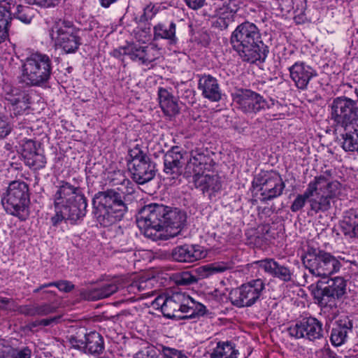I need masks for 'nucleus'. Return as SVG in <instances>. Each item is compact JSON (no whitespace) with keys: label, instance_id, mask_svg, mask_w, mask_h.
Masks as SVG:
<instances>
[{"label":"nucleus","instance_id":"obj_45","mask_svg":"<svg viewBox=\"0 0 358 358\" xmlns=\"http://www.w3.org/2000/svg\"><path fill=\"white\" fill-rule=\"evenodd\" d=\"M129 156L131 159L129 165H131V163H134L136 159L143 161V159L149 158L145 154L143 153V152L138 145H136L134 148L129 150Z\"/></svg>","mask_w":358,"mask_h":358},{"label":"nucleus","instance_id":"obj_13","mask_svg":"<svg viewBox=\"0 0 358 358\" xmlns=\"http://www.w3.org/2000/svg\"><path fill=\"white\" fill-rule=\"evenodd\" d=\"M331 115L338 124L346 129L357 120V103L350 99L338 97L331 104Z\"/></svg>","mask_w":358,"mask_h":358},{"label":"nucleus","instance_id":"obj_41","mask_svg":"<svg viewBox=\"0 0 358 358\" xmlns=\"http://www.w3.org/2000/svg\"><path fill=\"white\" fill-rule=\"evenodd\" d=\"M61 320V315L53 316L45 319L36 320L34 322H30L28 324V327L31 330H34V328L37 327H53L58 324Z\"/></svg>","mask_w":358,"mask_h":358},{"label":"nucleus","instance_id":"obj_38","mask_svg":"<svg viewBox=\"0 0 358 358\" xmlns=\"http://www.w3.org/2000/svg\"><path fill=\"white\" fill-rule=\"evenodd\" d=\"M11 6L13 3L8 0L0 1V24L9 25L11 17Z\"/></svg>","mask_w":358,"mask_h":358},{"label":"nucleus","instance_id":"obj_11","mask_svg":"<svg viewBox=\"0 0 358 358\" xmlns=\"http://www.w3.org/2000/svg\"><path fill=\"white\" fill-rule=\"evenodd\" d=\"M346 282L342 277H336L329 280L327 285H317L313 289V294L317 303L321 308H330L336 306V299L345 292Z\"/></svg>","mask_w":358,"mask_h":358},{"label":"nucleus","instance_id":"obj_46","mask_svg":"<svg viewBox=\"0 0 358 358\" xmlns=\"http://www.w3.org/2000/svg\"><path fill=\"white\" fill-rule=\"evenodd\" d=\"M0 311L22 312L18 310L13 301L6 298H0Z\"/></svg>","mask_w":358,"mask_h":358},{"label":"nucleus","instance_id":"obj_56","mask_svg":"<svg viewBox=\"0 0 358 358\" xmlns=\"http://www.w3.org/2000/svg\"><path fill=\"white\" fill-rule=\"evenodd\" d=\"M152 352H155L153 350L145 349L136 353L134 358H155V353Z\"/></svg>","mask_w":358,"mask_h":358},{"label":"nucleus","instance_id":"obj_10","mask_svg":"<svg viewBox=\"0 0 358 358\" xmlns=\"http://www.w3.org/2000/svg\"><path fill=\"white\" fill-rule=\"evenodd\" d=\"M78 34L70 22L59 20L52 26L50 35L55 45L68 54L75 52L80 45Z\"/></svg>","mask_w":358,"mask_h":358},{"label":"nucleus","instance_id":"obj_30","mask_svg":"<svg viewBox=\"0 0 358 358\" xmlns=\"http://www.w3.org/2000/svg\"><path fill=\"white\" fill-rule=\"evenodd\" d=\"M238 351L231 342H219L210 355V358H237Z\"/></svg>","mask_w":358,"mask_h":358},{"label":"nucleus","instance_id":"obj_52","mask_svg":"<svg viewBox=\"0 0 358 358\" xmlns=\"http://www.w3.org/2000/svg\"><path fill=\"white\" fill-rule=\"evenodd\" d=\"M27 3L36 5L41 7L55 6L59 3V0H24Z\"/></svg>","mask_w":358,"mask_h":358},{"label":"nucleus","instance_id":"obj_48","mask_svg":"<svg viewBox=\"0 0 358 358\" xmlns=\"http://www.w3.org/2000/svg\"><path fill=\"white\" fill-rule=\"evenodd\" d=\"M110 182L113 185H126L130 183L120 171L114 172L113 175L110 176Z\"/></svg>","mask_w":358,"mask_h":358},{"label":"nucleus","instance_id":"obj_15","mask_svg":"<svg viewBox=\"0 0 358 358\" xmlns=\"http://www.w3.org/2000/svg\"><path fill=\"white\" fill-rule=\"evenodd\" d=\"M234 102L245 113H257L271 105L262 96L250 90H240L234 95Z\"/></svg>","mask_w":358,"mask_h":358},{"label":"nucleus","instance_id":"obj_40","mask_svg":"<svg viewBox=\"0 0 358 358\" xmlns=\"http://www.w3.org/2000/svg\"><path fill=\"white\" fill-rule=\"evenodd\" d=\"M86 332L87 330L85 329L80 328L75 335L70 336L69 341L73 348L85 350Z\"/></svg>","mask_w":358,"mask_h":358},{"label":"nucleus","instance_id":"obj_61","mask_svg":"<svg viewBox=\"0 0 358 358\" xmlns=\"http://www.w3.org/2000/svg\"><path fill=\"white\" fill-rule=\"evenodd\" d=\"M270 101L271 102V104L274 106L275 105V102L273 100H270Z\"/></svg>","mask_w":358,"mask_h":358},{"label":"nucleus","instance_id":"obj_7","mask_svg":"<svg viewBox=\"0 0 358 358\" xmlns=\"http://www.w3.org/2000/svg\"><path fill=\"white\" fill-rule=\"evenodd\" d=\"M309 183H320L317 185L314 196L310 198L309 202L312 210L317 213L326 211L331 207L330 199L338 196L342 192L341 184L335 180L330 181L324 176L315 177L314 180Z\"/></svg>","mask_w":358,"mask_h":358},{"label":"nucleus","instance_id":"obj_26","mask_svg":"<svg viewBox=\"0 0 358 358\" xmlns=\"http://www.w3.org/2000/svg\"><path fill=\"white\" fill-rule=\"evenodd\" d=\"M259 268L273 276L277 277L284 281H289L292 278L289 269L280 265L272 259H266L258 262Z\"/></svg>","mask_w":358,"mask_h":358},{"label":"nucleus","instance_id":"obj_50","mask_svg":"<svg viewBox=\"0 0 358 358\" xmlns=\"http://www.w3.org/2000/svg\"><path fill=\"white\" fill-rule=\"evenodd\" d=\"M55 287H56L60 292L66 293L70 292L75 287L74 285L71 282L65 280L55 282Z\"/></svg>","mask_w":358,"mask_h":358},{"label":"nucleus","instance_id":"obj_9","mask_svg":"<svg viewBox=\"0 0 358 358\" xmlns=\"http://www.w3.org/2000/svg\"><path fill=\"white\" fill-rule=\"evenodd\" d=\"M28 185L22 181H13L1 199L6 211L10 215L22 217L29 203Z\"/></svg>","mask_w":358,"mask_h":358},{"label":"nucleus","instance_id":"obj_49","mask_svg":"<svg viewBox=\"0 0 358 358\" xmlns=\"http://www.w3.org/2000/svg\"><path fill=\"white\" fill-rule=\"evenodd\" d=\"M11 358H31V351L28 347L22 349H14L12 348V352L10 354Z\"/></svg>","mask_w":358,"mask_h":358},{"label":"nucleus","instance_id":"obj_17","mask_svg":"<svg viewBox=\"0 0 358 358\" xmlns=\"http://www.w3.org/2000/svg\"><path fill=\"white\" fill-rule=\"evenodd\" d=\"M133 179L138 184H144L150 181L155 175V167L150 159L143 161L135 160L129 165Z\"/></svg>","mask_w":358,"mask_h":358},{"label":"nucleus","instance_id":"obj_53","mask_svg":"<svg viewBox=\"0 0 358 358\" xmlns=\"http://www.w3.org/2000/svg\"><path fill=\"white\" fill-rule=\"evenodd\" d=\"M36 152V145L34 141L31 140L26 141L22 145V156L26 157L27 153H33Z\"/></svg>","mask_w":358,"mask_h":358},{"label":"nucleus","instance_id":"obj_6","mask_svg":"<svg viewBox=\"0 0 358 358\" xmlns=\"http://www.w3.org/2000/svg\"><path fill=\"white\" fill-rule=\"evenodd\" d=\"M303 263L316 276L327 277L338 272L341 262L334 256L322 250L311 248L303 258Z\"/></svg>","mask_w":358,"mask_h":358},{"label":"nucleus","instance_id":"obj_31","mask_svg":"<svg viewBox=\"0 0 358 358\" xmlns=\"http://www.w3.org/2000/svg\"><path fill=\"white\" fill-rule=\"evenodd\" d=\"M85 342V350L89 353H100L103 349V340L98 332L87 331Z\"/></svg>","mask_w":358,"mask_h":358},{"label":"nucleus","instance_id":"obj_28","mask_svg":"<svg viewBox=\"0 0 358 358\" xmlns=\"http://www.w3.org/2000/svg\"><path fill=\"white\" fill-rule=\"evenodd\" d=\"M193 182L196 188H200L203 192H216L221 188V184L217 176L203 175L198 173L194 175Z\"/></svg>","mask_w":358,"mask_h":358},{"label":"nucleus","instance_id":"obj_58","mask_svg":"<svg viewBox=\"0 0 358 358\" xmlns=\"http://www.w3.org/2000/svg\"><path fill=\"white\" fill-rule=\"evenodd\" d=\"M8 27L9 25L0 24V43L8 37Z\"/></svg>","mask_w":358,"mask_h":358},{"label":"nucleus","instance_id":"obj_2","mask_svg":"<svg viewBox=\"0 0 358 358\" xmlns=\"http://www.w3.org/2000/svg\"><path fill=\"white\" fill-rule=\"evenodd\" d=\"M55 215L51 217L53 226H57L63 220L76 222L84 217L87 209V200L81 189L63 182L57 187L53 196Z\"/></svg>","mask_w":358,"mask_h":358},{"label":"nucleus","instance_id":"obj_24","mask_svg":"<svg viewBox=\"0 0 358 358\" xmlns=\"http://www.w3.org/2000/svg\"><path fill=\"white\" fill-rule=\"evenodd\" d=\"M123 286L122 279H115L89 290L85 297L89 300H99L109 297Z\"/></svg>","mask_w":358,"mask_h":358},{"label":"nucleus","instance_id":"obj_20","mask_svg":"<svg viewBox=\"0 0 358 358\" xmlns=\"http://www.w3.org/2000/svg\"><path fill=\"white\" fill-rule=\"evenodd\" d=\"M198 85L204 98L211 101L221 99L222 92L215 78L210 75H203L199 78Z\"/></svg>","mask_w":358,"mask_h":358},{"label":"nucleus","instance_id":"obj_33","mask_svg":"<svg viewBox=\"0 0 358 358\" xmlns=\"http://www.w3.org/2000/svg\"><path fill=\"white\" fill-rule=\"evenodd\" d=\"M155 38H165L171 43L176 42V24L173 22L169 24H158L154 27Z\"/></svg>","mask_w":358,"mask_h":358},{"label":"nucleus","instance_id":"obj_14","mask_svg":"<svg viewBox=\"0 0 358 358\" xmlns=\"http://www.w3.org/2000/svg\"><path fill=\"white\" fill-rule=\"evenodd\" d=\"M264 287V283L260 279L243 285L231 294L232 303L238 307L252 306L259 298Z\"/></svg>","mask_w":358,"mask_h":358},{"label":"nucleus","instance_id":"obj_22","mask_svg":"<svg viewBox=\"0 0 358 358\" xmlns=\"http://www.w3.org/2000/svg\"><path fill=\"white\" fill-rule=\"evenodd\" d=\"M352 328V321L347 315H343L336 322L331 329L330 341L333 345L338 347L343 345L348 338V334Z\"/></svg>","mask_w":358,"mask_h":358},{"label":"nucleus","instance_id":"obj_55","mask_svg":"<svg viewBox=\"0 0 358 358\" xmlns=\"http://www.w3.org/2000/svg\"><path fill=\"white\" fill-rule=\"evenodd\" d=\"M185 1L188 7L196 10L204 5L206 0H185Z\"/></svg>","mask_w":358,"mask_h":358},{"label":"nucleus","instance_id":"obj_12","mask_svg":"<svg viewBox=\"0 0 358 358\" xmlns=\"http://www.w3.org/2000/svg\"><path fill=\"white\" fill-rule=\"evenodd\" d=\"M112 55L117 58L127 55L139 64L148 65L158 57V50L153 45H143L132 42L113 51Z\"/></svg>","mask_w":358,"mask_h":358},{"label":"nucleus","instance_id":"obj_62","mask_svg":"<svg viewBox=\"0 0 358 358\" xmlns=\"http://www.w3.org/2000/svg\"><path fill=\"white\" fill-rule=\"evenodd\" d=\"M357 358H358V357Z\"/></svg>","mask_w":358,"mask_h":358},{"label":"nucleus","instance_id":"obj_42","mask_svg":"<svg viewBox=\"0 0 358 358\" xmlns=\"http://www.w3.org/2000/svg\"><path fill=\"white\" fill-rule=\"evenodd\" d=\"M134 38L138 44H145L151 39L150 29L149 27L140 28L138 27L134 31Z\"/></svg>","mask_w":358,"mask_h":358},{"label":"nucleus","instance_id":"obj_37","mask_svg":"<svg viewBox=\"0 0 358 358\" xmlns=\"http://www.w3.org/2000/svg\"><path fill=\"white\" fill-rule=\"evenodd\" d=\"M35 15L34 8L27 6L19 5L17 7V11L15 16L21 22L25 24H29Z\"/></svg>","mask_w":358,"mask_h":358},{"label":"nucleus","instance_id":"obj_51","mask_svg":"<svg viewBox=\"0 0 358 358\" xmlns=\"http://www.w3.org/2000/svg\"><path fill=\"white\" fill-rule=\"evenodd\" d=\"M163 353L166 358H188L181 351L169 347L163 348Z\"/></svg>","mask_w":358,"mask_h":358},{"label":"nucleus","instance_id":"obj_27","mask_svg":"<svg viewBox=\"0 0 358 358\" xmlns=\"http://www.w3.org/2000/svg\"><path fill=\"white\" fill-rule=\"evenodd\" d=\"M158 97L160 107L165 115L174 116L179 113V106L176 98L166 89L159 88Z\"/></svg>","mask_w":358,"mask_h":358},{"label":"nucleus","instance_id":"obj_4","mask_svg":"<svg viewBox=\"0 0 358 358\" xmlns=\"http://www.w3.org/2000/svg\"><path fill=\"white\" fill-rule=\"evenodd\" d=\"M93 205L99 211L97 219L103 227L120 221L127 211L120 195L113 191L98 192L93 199Z\"/></svg>","mask_w":358,"mask_h":358},{"label":"nucleus","instance_id":"obj_44","mask_svg":"<svg viewBox=\"0 0 358 358\" xmlns=\"http://www.w3.org/2000/svg\"><path fill=\"white\" fill-rule=\"evenodd\" d=\"M177 284L180 285H190L196 282V278L188 271L179 273L176 277Z\"/></svg>","mask_w":358,"mask_h":358},{"label":"nucleus","instance_id":"obj_32","mask_svg":"<svg viewBox=\"0 0 358 358\" xmlns=\"http://www.w3.org/2000/svg\"><path fill=\"white\" fill-rule=\"evenodd\" d=\"M319 185L320 187V183H308L307 189L303 194H299L293 201L290 209L292 212H297L302 209L305 206L307 200L314 196V192L317 189V185Z\"/></svg>","mask_w":358,"mask_h":358},{"label":"nucleus","instance_id":"obj_47","mask_svg":"<svg viewBox=\"0 0 358 358\" xmlns=\"http://www.w3.org/2000/svg\"><path fill=\"white\" fill-rule=\"evenodd\" d=\"M12 127L8 118L0 114V138L7 136L11 131Z\"/></svg>","mask_w":358,"mask_h":358},{"label":"nucleus","instance_id":"obj_60","mask_svg":"<svg viewBox=\"0 0 358 358\" xmlns=\"http://www.w3.org/2000/svg\"><path fill=\"white\" fill-rule=\"evenodd\" d=\"M52 286L55 287V282H49V283H46V284H43V285H41L39 287H38L37 289H36L34 290V292H36V293L38 292L40 290H41L43 288H46V287H52Z\"/></svg>","mask_w":358,"mask_h":358},{"label":"nucleus","instance_id":"obj_18","mask_svg":"<svg viewBox=\"0 0 358 358\" xmlns=\"http://www.w3.org/2000/svg\"><path fill=\"white\" fill-rule=\"evenodd\" d=\"M171 255L176 261L194 262L204 258L206 252L199 245H184L175 248Z\"/></svg>","mask_w":358,"mask_h":358},{"label":"nucleus","instance_id":"obj_34","mask_svg":"<svg viewBox=\"0 0 358 358\" xmlns=\"http://www.w3.org/2000/svg\"><path fill=\"white\" fill-rule=\"evenodd\" d=\"M341 227L345 236L358 238V219L355 215L345 217L341 223Z\"/></svg>","mask_w":358,"mask_h":358},{"label":"nucleus","instance_id":"obj_25","mask_svg":"<svg viewBox=\"0 0 358 358\" xmlns=\"http://www.w3.org/2000/svg\"><path fill=\"white\" fill-rule=\"evenodd\" d=\"M183 158L178 147H174L164 157V171L167 174L179 176L181 173V162Z\"/></svg>","mask_w":358,"mask_h":358},{"label":"nucleus","instance_id":"obj_29","mask_svg":"<svg viewBox=\"0 0 358 358\" xmlns=\"http://www.w3.org/2000/svg\"><path fill=\"white\" fill-rule=\"evenodd\" d=\"M208 157L199 150H192L189 153V159L185 166L186 173L194 174L202 173L206 169Z\"/></svg>","mask_w":358,"mask_h":358},{"label":"nucleus","instance_id":"obj_5","mask_svg":"<svg viewBox=\"0 0 358 358\" xmlns=\"http://www.w3.org/2000/svg\"><path fill=\"white\" fill-rule=\"evenodd\" d=\"M52 71L50 58L40 52L27 57L22 66V80L27 85L39 86L50 78Z\"/></svg>","mask_w":358,"mask_h":358},{"label":"nucleus","instance_id":"obj_19","mask_svg":"<svg viewBox=\"0 0 358 358\" xmlns=\"http://www.w3.org/2000/svg\"><path fill=\"white\" fill-rule=\"evenodd\" d=\"M285 187V185L278 174L274 173L268 176L262 184L261 201H266L279 196Z\"/></svg>","mask_w":358,"mask_h":358},{"label":"nucleus","instance_id":"obj_43","mask_svg":"<svg viewBox=\"0 0 358 358\" xmlns=\"http://www.w3.org/2000/svg\"><path fill=\"white\" fill-rule=\"evenodd\" d=\"M155 282L154 278H141L138 281H135L131 285L132 289L137 288L138 291L149 289L152 287L153 282Z\"/></svg>","mask_w":358,"mask_h":358},{"label":"nucleus","instance_id":"obj_1","mask_svg":"<svg viewBox=\"0 0 358 358\" xmlns=\"http://www.w3.org/2000/svg\"><path fill=\"white\" fill-rule=\"evenodd\" d=\"M185 220V214L180 210H171L163 205L152 203L140 210L136 221L146 237L157 241L176 236Z\"/></svg>","mask_w":358,"mask_h":358},{"label":"nucleus","instance_id":"obj_16","mask_svg":"<svg viewBox=\"0 0 358 358\" xmlns=\"http://www.w3.org/2000/svg\"><path fill=\"white\" fill-rule=\"evenodd\" d=\"M292 337L306 338L310 341L320 339L323 336L322 324L316 318L309 317L288 328Z\"/></svg>","mask_w":358,"mask_h":358},{"label":"nucleus","instance_id":"obj_23","mask_svg":"<svg viewBox=\"0 0 358 358\" xmlns=\"http://www.w3.org/2000/svg\"><path fill=\"white\" fill-rule=\"evenodd\" d=\"M290 76L296 86L301 90L307 87L313 76V71L303 62H296L289 67Z\"/></svg>","mask_w":358,"mask_h":358},{"label":"nucleus","instance_id":"obj_36","mask_svg":"<svg viewBox=\"0 0 358 358\" xmlns=\"http://www.w3.org/2000/svg\"><path fill=\"white\" fill-rule=\"evenodd\" d=\"M24 159L27 166L36 170L44 167L46 163L45 157L37 152L26 154Z\"/></svg>","mask_w":358,"mask_h":358},{"label":"nucleus","instance_id":"obj_59","mask_svg":"<svg viewBox=\"0 0 358 358\" xmlns=\"http://www.w3.org/2000/svg\"><path fill=\"white\" fill-rule=\"evenodd\" d=\"M322 358H340L329 348H324L322 352Z\"/></svg>","mask_w":358,"mask_h":358},{"label":"nucleus","instance_id":"obj_57","mask_svg":"<svg viewBox=\"0 0 358 358\" xmlns=\"http://www.w3.org/2000/svg\"><path fill=\"white\" fill-rule=\"evenodd\" d=\"M166 318L173 320H189L196 318L199 315H184L183 316L178 315H163Z\"/></svg>","mask_w":358,"mask_h":358},{"label":"nucleus","instance_id":"obj_21","mask_svg":"<svg viewBox=\"0 0 358 358\" xmlns=\"http://www.w3.org/2000/svg\"><path fill=\"white\" fill-rule=\"evenodd\" d=\"M5 99L13 106V110L20 113L26 110L29 105L28 95L18 89L14 88L9 84H5L3 87Z\"/></svg>","mask_w":358,"mask_h":358},{"label":"nucleus","instance_id":"obj_39","mask_svg":"<svg viewBox=\"0 0 358 358\" xmlns=\"http://www.w3.org/2000/svg\"><path fill=\"white\" fill-rule=\"evenodd\" d=\"M232 268V265L229 262H215L203 267L206 272V275L215 273H223L227 270Z\"/></svg>","mask_w":358,"mask_h":358},{"label":"nucleus","instance_id":"obj_3","mask_svg":"<svg viewBox=\"0 0 358 358\" xmlns=\"http://www.w3.org/2000/svg\"><path fill=\"white\" fill-rule=\"evenodd\" d=\"M231 43L243 61L254 63L264 55L259 47L260 34L253 23L245 22L239 24L231 34Z\"/></svg>","mask_w":358,"mask_h":358},{"label":"nucleus","instance_id":"obj_35","mask_svg":"<svg viewBox=\"0 0 358 358\" xmlns=\"http://www.w3.org/2000/svg\"><path fill=\"white\" fill-rule=\"evenodd\" d=\"M342 148L345 151H358V127L343 134Z\"/></svg>","mask_w":358,"mask_h":358},{"label":"nucleus","instance_id":"obj_54","mask_svg":"<svg viewBox=\"0 0 358 358\" xmlns=\"http://www.w3.org/2000/svg\"><path fill=\"white\" fill-rule=\"evenodd\" d=\"M12 352V347L3 341H0V358L9 357Z\"/></svg>","mask_w":358,"mask_h":358},{"label":"nucleus","instance_id":"obj_8","mask_svg":"<svg viewBox=\"0 0 358 358\" xmlns=\"http://www.w3.org/2000/svg\"><path fill=\"white\" fill-rule=\"evenodd\" d=\"M154 309L165 312L176 311L192 312V313H204L206 306L185 294H177L173 297L159 296L152 303Z\"/></svg>","mask_w":358,"mask_h":358}]
</instances>
